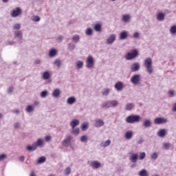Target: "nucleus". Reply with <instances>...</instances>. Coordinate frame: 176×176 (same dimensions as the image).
<instances>
[{
	"mask_svg": "<svg viewBox=\"0 0 176 176\" xmlns=\"http://www.w3.org/2000/svg\"><path fill=\"white\" fill-rule=\"evenodd\" d=\"M140 120H141V117L138 115H131L125 119L126 123H130L131 124H133V123H138Z\"/></svg>",
	"mask_w": 176,
	"mask_h": 176,
	"instance_id": "f257e3e1",
	"label": "nucleus"
},
{
	"mask_svg": "<svg viewBox=\"0 0 176 176\" xmlns=\"http://www.w3.org/2000/svg\"><path fill=\"white\" fill-rule=\"evenodd\" d=\"M144 64L145 68L147 70V72L150 74H152L153 72V68L152 67V64H153L152 59L151 58H146L144 60Z\"/></svg>",
	"mask_w": 176,
	"mask_h": 176,
	"instance_id": "f03ea898",
	"label": "nucleus"
},
{
	"mask_svg": "<svg viewBox=\"0 0 176 176\" xmlns=\"http://www.w3.org/2000/svg\"><path fill=\"white\" fill-rule=\"evenodd\" d=\"M124 57L126 60H134V58L138 57V50H133L131 52H128Z\"/></svg>",
	"mask_w": 176,
	"mask_h": 176,
	"instance_id": "7ed1b4c3",
	"label": "nucleus"
},
{
	"mask_svg": "<svg viewBox=\"0 0 176 176\" xmlns=\"http://www.w3.org/2000/svg\"><path fill=\"white\" fill-rule=\"evenodd\" d=\"M87 68H93L94 67V58H93V56H88L87 58Z\"/></svg>",
	"mask_w": 176,
	"mask_h": 176,
	"instance_id": "20e7f679",
	"label": "nucleus"
},
{
	"mask_svg": "<svg viewBox=\"0 0 176 176\" xmlns=\"http://www.w3.org/2000/svg\"><path fill=\"white\" fill-rule=\"evenodd\" d=\"M23 11H21V8L17 7L15 10H13L11 12V16L12 17H19V16L21 15V13Z\"/></svg>",
	"mask_w": 176,
	"mask_h": 176,
	"instance_id": "39448f33",
	"label": "nucleus"
},
{
	"mask_svg": "<svg viewBox=\"0 0 176 176\" xmlns=\"http://www.w3.org/2000/svg\"><path fill=\"white\" fill-rule=\"evenodd\" d=\"M140 74H135L131 78V82L133 85H138L140 83Z\"/></svg>",
	"mask_w": 176,
	"mask_h": 176,
	"instance_id": "423d86ee",
	"label": "nucleus"
},
{
	"mask_svg": "<svg viewBox=\"0 0 176 176\" xmlns=\"http://www.w3.org/2000/svg\"><path fill=\"white\" fill-rule=\"evenodd\" d=\"M72 140V137L71 135L67 136V138L65 139L62 144L63 146H69L71 145V140Z\"/></svg>",
	"mask_w": 176,
	"mask_h": 176,
	"instance_id": "0eeeda50",
	"label": "nucleus"
},
{
	"mask_svg": "<svg viewBox=\"0 0 176 176\" xmlns=\"http://www.w3.org/2000/svg\"><path fill=\"white\" fill-rule=\"evenodd\" d=\"M155 124H163V123H167V119L163 118H156L154 120Z\"/></svg>",
	"mask_w": 176,
	"mask_h": 176,
	"instance_id": "6e6552de",
	"label": "nucleus"
},
{
	"mask_svg": "<svg viewBox=\"0 0 176 176\" xmlns=\"http://www.w3.org/2000/svg\"><path fill=\"white\" fill-rule=\"evenodd\" d=\"M114 87L117 91H122V90H123V87H124L123 82H122L120 81L116 82L115 84Z\"/></svg>",
	"mask_w": 176,
	"mask_h": 176,
	"instance_id": "1a4fd4ad",
	"label": "nucleus"
},
{
	"mask_svg": "<svg viewBox=\"0 0 176 176\" xmlns=\"http://www.w3.org/2000/svg\"><path fill=\"white\" fill-rule=\"evenodd\" d=\"M116 40V35H115V34H111V35L107 39V42L108 45H112V43H113Z\"/></svg>",
	"mask_w": 176,
	"mask_h": 176,
	"instance_id": "9d476101",
	"label": "nucleus"
},
{
	"mask_svg": "<svg viewBox=\"0 0 176 176\" xmlns=\"http://www.w3.org/2000/svg\"><path fill=\"white\" fill-rule=\"evenodd\" d=\"M92 168H100L101 167V164L98 161H92L90 164Z\"/></svg>",
	"mask_w": 176,
	"mask_h": 176,
	"instance_id": "9b49d317",
	"label": "nucleus"
},
{
	"mask_svg": "<svg viewBox=\"0 0 176 176\" xmlns=\"http://www.w3.org/2000/svg\"><path fill=\"white\" fill-rule=\"evenodd\" d=\"M131 69L132 72H137V71L140 69V63H133L131 67Z\"/></svg>",
	"mask_w": 176,
	"mask_h": 176,
	"instance_id": "f8f14e48",
	"label": "nucleus"
},
{
	"mask_svg": "<svg viewBox=\"0 0 176 176\" xmlns=\"http://www.w3.org/2000/svg\"><path fill=\"white\" fill-rule=\"evenodd\" d=\"M129 160L132 163H137V160H138V155L137 153L132 154L131 156L129 157Z\"/></svg>",
	"mask_w": 176,
	"mask_h": 176,
	"instance_id": "ddd939ff",
	"label": "nucleus"
},
{
	"mask_svg": "<svg viewBox=\"0 0 176 176\" xmlns=\"http://www.w3.org/2000/svg\"><path fill=\"white\" fill-rule=\"evenodd\" d=\"M27 151H29V152H32V151H36L37 149V145L36 143H34L32 146H28L26 147Z\"/></svg>",
	"mask_w": 176,
	"mask_h": 176,
	"instance_id": "4468645a",
	"label": "nucleus"
},
{
	"mask_svg": "<svg viewBox=\"0 0 176 176\" xmlns=\"http://www.w3.org/2000/svg\"><path fill=\"white\" fill-rule=\"evenodd\" d=\"M79 125V120L74 119L71 122H70V126L72 127V129H75V127H76V126Z\"/></svg>",
	"mask_w": 176,
	"mask_h": 176,
	"instance_id": "2eb2a0df",
	"label": "nucleus"
},
{
	"mask_svg": "<svg viewBox=\"0 0 176 176\" xmlns=\"http://www.w3.org/2000/svg\"><path fill=\"white\" fill-rule=\"evenodd\" d=\"M127 36H129L127 32L123 31L120 34V39H121V40L127 39Z\"/></svg>",
	"mask_w": 176,
	"mask_h": 176,
	"instance_id": "dca6fc26",
	"label": "nucleus"
},
{
	"mask_svg": "<svg viewBox=\"0 0 176 176\" xmlns=\"http://www.w3.org/2000/svg\"><path fill=\"white\" fill-rule=\"evenodd\" d=\"M52 76V74L49 72H45L43 74V79L45 80H47V79H50V77Z\"/></svg>",
	"mask_w": 176,
	"mask_h": 176,
	"instance_id": "f3484780",
	"label": "nucleus"
},
{
	"mask_svg": "<svg viewBox=\"0 0 176 176\" xmlns=\"http://www.w3.org/2000/svg\"><path fill=\"white\" fill-rule=\"evenodd\" d=\"M67 102L69 105H72V104H75V102H76V98H75V97H70L67 99Z\"/></svg>",
	"mask_w": 176,
	"mask_h": 176,
	"instance_id": "a211bd4d",
	"label": "nucleus"
},
{
	"mask_svg": "<svg viewBox=\"0 0 176 176\" xmlns=\"http://www.w3.org/2000/svg\"><path fill=\"white\" fill-rule=\"evenodd\" d=\"M50 57H56L57 56V51L54 49H52L49 52Z\"/></svg>",
	"mask_w": 176,
	"mask_h": 176,
	"instance_id": "6ab92c4d",
	"label": "nucleus"
},
{
	"mask_svg": "<svg viewBox=\"0 0 176 176\" xmlns=\"http://www.w3.org/2000/svg\"><path fill=\"white\" fill-rule=\"evenodd\" d=\"M60 93L61 92L60 91V89H54L52 93L53 97H55V98H57V97H59Z\"/></svg>",
	"mask_w": 176,
	"mask_h": 176,
	"instance_id": "aec40b11",
	"label": "nucleus"
},
{
	"mask_svg": "<svg viewBox=\"0 0 176 176\" xmlns=\"http://www.w3.org/2000/svg\"><path fill=\"white\" fill-rule=\"evenodd\" d=\"M100 145L101 146H103V148L109 146V145H111V140H107L105 142H101Z\"/></svg>",
	"mask_w": 176,
	"mask_h": 176,
	"instance_id": "412c9836",
	"label": "nucleus"
},
{
	"mask_svg": "<svg viewBox=\"0 0 176 176\" xmlns=\"http://www.w3.org/2000/svg\"><path fill=\"white\" fill-rule=\"evenodd\" d=\"M126 140H131L133 138V131H128L125 133Z\"/></svg>",
	"mask_w": 176,
	"mask_h": 176,
	"instance_id": "4be33fe9",
	"label": "nucleus"
},
{
	"mask_svg": "<svg viewBox=\"0 0 176 176\" xmlns=\"http://www.w3.org/2000/svg\"><path fill=\"white\" fill-rule=\"evenodd\" d=\"M166 134H167L166 129H161L160 131H158L159 137L163 138V137L166 136Z\"/></svg>",
	"mask_w": 176,
	"mask_h": 176,
	"instance_id": "5701e85b",
	"label": "nucleus"
},
{
	"mask_svg": "<svg viewBox=\"0 0 176 176\" xmlns=\"http://www.w3.org/2000/svg\"><path fill=\"white\" fill-rule=\"evenodd\" d=\"M157 19L159 21H163L164 20V14L162 12L157 14Z\"/></svg>",
	"mask_w": 176,
	"mask_h": 176,
	"instance_id": "b1692460",
	"label": "nucleus"
},
{
	"mask_svg": "<svg viewBox=\"0 0 176 176\" xmlns=\"http://www.w3.org/2000/svg\"><path fill=\"white\" fill-rule=\"evenodd\" d=\"M130 21V14H124L122 15V21L124 23H127V21Z\"/></svg>",
	"mask_w": 176,
	"mask_h": 176,
	"instance_id": "393cba45",
	"label": "nucleus"
},
{
	"mask_svg": "<svg viewBox=\"0 0 176 176\" xmlns=\"http://www.w3.org/2000/svg\"><path fill=\"white\" fill-rule=\"evenodd\" d=\"M140 176H149V174H148V171L146 170L143 169L139 172Z\"/></svg>",
	"mask_w": 176,
	"mask_h": 176,
	"instance_id": "a878e982",
	"label": "nucleus"
},
{
	"mask_svg": "<svg viewBox=\"0 0 176 176\" xmlns=\"http://www.w3.org/2000/svg\"><path fill=\"white\" fill-rule=\"evenodd\" d=\"M95 126L96 127H101V126H104V121H102V120H98L96 121Z\"/></svg>",
	"mask_w": 176,
	"mask_h": 176,
	"instance_id": "bb28decb",
	"label": "nucleus"
},
{
	"mask_svg": "<svg viewBox=\"0 0 176 176\" xmlns=\"http://www.w3.org/2000/svg\"><path fill=\"white\" fill-rule=\"evenodd\" d=\"M101 24L97 23L94 26L95 31H97V32H101Z\"/></svg>",
	"mask_w": 176,
	"mask_h": 176,
	"instance_id": "cd10ccee",
	"label": "nucleus"
},
{
	"mask_svg": "<svg viewBox=\"0 0 176 176\" xmlns=\"http://www.w3.org/2000/svg\"><path fill=\"white\" fill-rule=\"evenodd\" d=\"M15 37L16 38H19V39H23V33L20 31L19 32H15Z\"/></svg>",
	"mask_w": 176,
	"mask_h": 176,
	"instance_id": "c85d7f7f",
	"label": "nucleus"
},
{
	"mask_svg": "<svg viewBox=\"0 0 176 176\" xmlns=\"http://www.w3.org/2000/svg\"><path fill=\"white\" fill-rule=\"evenodd\" d=\"M151 120H144V123H143V126H144L145 127H151Z\"/></svg>",
	"mask_w": 176,
	"mask_h": 176,
	"instance_id": "c756f323",
	"label": "nucleus"
},
{
	"mask_svg": "<svg viewBox=\"0 0 176 176\" xmlns=\"http://www.w3.org/2000/svg\"><path fill=\"white\" fill-rule=\"evenodd\" d=\"M89 128V124L86 122H84L83 124H82L81 125V129L82 131H85V130H87V129Z\"/></svg>",
	"mask_w": 176,
	"mask_h": 176,
	"instance_id": "7c9ffc66",
	"label": "nucleus"
},
{
	"mask_svg": "<svg viewBox=\"0 0 176 176\" xmlns=\"http://www.w3.org/2000/svg\"><path fill=\"white\" fill-rule=\"evenodd\" d=\"M36 144L37 145V147L38 146H40V147L43 146V140H42V139H38Z\"/></svg>",
	"mask_w": 176,
	"mask_h": 176,
	"instance_id": "2f4dec72",
	"label": "nucleus"
},
{
	"mask_svg": "<svg viewBox=\"0 0 176 176\" xmlns=\"http://www.w3.org/2000/svg\"><path fill=\"white\" fill-rule=\"evenodd\" d=\"M102 108H104V109L111 108L109 101H107L104 102L103 104H102Z\"/></svg>",
	"mask_w": 176,
	"mask_h": 176,
	"instance_id": "473e14b6",
	"label": "nucleus"
},
{
	"mask_svg": "<svg viewBox=\"0 0 176 176\" xmlns=\"http://www.w3.org/2000/svg\"><path fill=\"white\" fill-rule=\"evenodd\" d=\"M109 104H110V108L113 107H116V105H118V101L111 100V101H109Z\"/></svg>",
	"mask_w": 176,
	"mask_h": 176,
	"instance_id": "72a5a7b5",
	"label": "nucleus"
},
{
	"mask_svg": "<svg viewBox=\"0 0 176 176\" xmlns=\"http://www.w3.org/2000/svg\"><path fill=\"white\" fill-rule=\"evenodd\" d=\"M146 156V154L145 153V152L140 153L139 156L140 160H144Z\"/></svg>",
	"mask_w": 176,
	"mask_h": 176,
	"instance_id": "f704fd0d",
	"label": "nucleus"
},
{
	"mask_svg": "<svg viewBox=\"0 0 176 176\" xmlns=\"http://www.w3.org/2000/svg\"><path fill=\"white\" fill-rule=\"evenodd\" d=\"M133 107H134V106L133 105V104L129 103V104H127L126 106V111H131V110L133 109Z\"/></svg>",
	"mask_w": 176,
	"mask_h": 176,
	"instance_id": "c9c22d12",
	"label": "nucleus"
},
{
	"mask_svg": "<svg viewBox=\"0 0 176 176\" xmlns=\"http://www.w3.org/2000/svg\"><path fill=\"white\" fill-rule=\"evenodd\" d=\"M72 134H74V135H78V134H79V128H77L75 129V128L72 129Z\"/></svg>",
	"mask_w": 176,
	"mask_h": 176,
	"instance_id": "e433bc0d",
	"label": "nucleus"
},
{
	"mask_svg": "<svg viewBox=\"0 0 176 176\" xmlns=\"http://www.w3.org/2000/svg\"><path fill=\"white\" fill-rule=\"evenodd\" d=\"M170 32L173 34H176V25H173L170 28Z\"/></svg>",
	"mask_w": 176,
	"mask_h": 176,
	"instance_id": "4c0bfd02",
	"label": "nucleus"
},
{
	"mask_svg": "<svg viewBox=\"0 0 176 176\" xmlns=\"http://www.w3.org/2000/svg\"><path fill=\"white\" fill-rule=\"evenodd\" d=\"M45 162H46V157H41L38 159L37 163H38V164L45 163Z\"/></svg>",
	"mask_w": 176,
	"mask_h": 176,
	"instance_id": "58836bf2",
	"label": "nucleus"
},
{
	"mask_svg": "<svg viewBox=\"0 0 176 176\" xmlns=\"http://www.w3.org/2000/svg\"><path fill=\"white\" fill-rule=\"evenodd\" d=\"M76 66H77V68H78V69H80V68H82V67H83V62L81 61V60L78 61V62L77 63Z\"/></svg>",
	"mask_w": 176,
	"mask_h": 176,
	"instance_id": "ea45409f",
	"label": "nucleus"
},
{
	"mask_svg": "<svg viewBox=\"0 0 176 176\" xmlns=\"http://www.w3.org/2000/svg\"><path fill=\"white\" fill-rule=\"evenodd\" d=\"M65 174L66 175H69L71 174V168L67 167L65 169Z\"/></svg>",
	"mask_w": 176,
	"mask_h": 176,
	"instance_id": "a19ab883",
	"label": "nucleus"
},
{
	"mask_svg": "<svg viewBox=\"0 0 176 176\" xmlns=\"http://www.w3.org/2000/svg\"><path fill=\"white\" fill-rule=\"evenodd\" d=\"M157 156H159V155L157 154V153H153L151 157L153 160H156V159H157Z\"/></svg>",
	"mask_w": 176,
	"mask_h": 176,
	"instance_id": "79ce46f5",
	"label": "nucleus"
},
{
	"mask_svg": "<svg viewBox=\"0 0 176 176\" xmlns=\"http://www.w3.org/2000/svg\"><path fill=\"white\" fill-rule=\"evenodd\" d=\"M54 64L56 65V67H58V68H60V67H61V60H56Z\"/></svg>",
	"mask_w": 176,
	"mask_h": 176,
	"instance_id": "37998d69",
	"label": "nucleus"
},
{
	"mask_svg": "<svg viewBox=\"0 0 176 176\" xmlns=\"http://www.w3.org/2000/svg\"><path fill=\"white\" fill-rule=\"evenodd\" d=\"M79 36H74L73 38H72V41L73 42H74L75 43H77V42H79Z\"/></svg>",
	"mask_w": 176,
	"mask_h": 176,
	"instance_id": "c03bdc74",
	"label": "nucleus"
},
{
	"mask_svg": "<svg viewBox=\"0 0 176 176\" xmlns=\"http://www.w3.org/2000/svg\"><path fill=\"white\" fill-rule=\"evenodd\" d=\"M164 149H170V148H171V144L170 143H164Z\"/></svg>",
	"mask_w": 176,
	"mask_h": 176,
	"instance_id": "a18cd8bd",
	"label": "nucleus"
},
{
	"mask_svg": "<svg viewBox=\"0 0 176 176\" xmlns=\"http://www.w3.org/2000/svg\"><path fill=\"white\" fill-rule=\"evenodd\" d=\"M47 94H48L47 91H43L41 94V97H42V98H45V97H46Z\"/></svg>",
	"mask_w": 176,
	"mask_h": 176,
	"instance_id": "49530a36",
	"label": "nucleus"
},
{
	"mask_svg": "<svg viewBox=\"0 0 176 176\" xmlns=\"http://www.w3.org/2000/svg\"><path fill=\"white\" fill-rule=\"evenodd\" d=\"M32 21H35V22L41 21V17H39L38 16H34L32 18Z\"/></svg>",
	"mask_w": 176,
	"mask_h": 176,
	"instance_id": "de8ad7c7",
	"label": "nucleus"
},
{
	"mask_svg": "<svg viewBox=\"0 0 176 176\" xmlns=\"http://www.w3.org/2000/svg\"><path fill=\"white\" fill-rule=\"evenodd\" d=\"M80 141L81 142H86V141H87V135H82L81 138H80Z\"/></svg>",
	"mask_w": 176,
	"mask_h": 176,
	"instance_id": "09e8293b",
	"label": "nucleus"
},
{
	"mask_svg": "<svg viewBox=\"0 0 176 176\" xmlns=\"http://www.w3.org/2000/svg\"><path fill=\"white\" fill-rule=\"evenodd\" d=\"M26 111L28 112H32V111H34V107L31 105H28V107L26 108Z\"/></svg>",
	"mask_w": 176,
	"mask_h": 176,
	"instance_id": "8fccbe9b",
	"label": "nucleus"
},
{
	"mask_svg": "<svg viewBox=\"0 0 176 176\" xmlns=\"http://www.w3.org/2000/svg\"><path fill=\"white\" fill-rule=\"evenodd\" d=\"M87 35H93V30L88 28L86 32Z\"/></svg>",
	"mask_w": 176,
	"mask_h": 176,
	"instance_id": "3c124183",
	"label": "nucleus"
},
{
	"mask_svg": "<svg viewBox=\"0 0 176 176\" xmlns=\"http://www.w3.org/2000/svg\"><path fill=\"white\" fill-rule=\"evenodd\" d=\"M109 94V89H105L102 92L103 96H108Z\"/></svg>",
	"mask_w": 176,
	"mask_h": 176,
	"instance_id": "603ef678",
	"label": "nucleus"
},
{
	"mask_svg": "<svg viewBox=\"0 0 176 176\" xmlns=\"http://www.w3.org/2000/svg\"><path fill=\"white\" fill-rule=\"evenodd\" d=\"M20 28H21V25L19 23L14 25V30H20Z\"/></svg>",
	"mask_w": 176,
	"mask_h": 176,
	"instance_id": "864d4df0",
	"label": "nucleus"
},
{
	"mask_svg": "<svg viewBox=\"0 0 176 176\" xmlns=\"http://www.w3.org/2000/svg\"><path fill=\"white\" fill-rule=\"evenodd\" d=\"M69 49L70 50H74L75 49V45H74L72 43H69Z\"/></svg>",
	"mask_w": 176,
	"mask_h": 176,
	"instance_id": "5fc2aeb1",
	"label": "nucleus"
},
{
	"mask_svg": "<svg viewBox=\"0 0 176 176\" xmlns=\"http://www.w3.org/2000/svg\"><path fill=\"white\" fill-rule=\"evenodd\" d=\"M168 94H169L170 97H174V96H175L174 91L173 90H170L168 91Z\"/></svg>",
	"mask_w": 176,
	"mask_h": 176,
	"instance_id": "6e6d98bb",
	"label": "nucleus"
},
{
	"mask_svg": "<svg viewBox=\"0 0 176 176\" xmlns=\"http://www.w3.org/2000/svg\"><path fill=\"white\" fill-rule=\"evenodd\" d=\"M4 159H6V155L2 154L0 155V160H3Z\"/></svg>",
	"mask_w": 176,
	"mask_h": 176,
	"instance_id": "4d7b16f0",
	"label": "nucleus"
},
{
	"mask_svg": "<svg viewBox=\"0 0 176 176\" xmlns=\"http://www.w3.org/2000/svg\"><path fill=\"white\" fill-rule=\"evenodd\" d=\"M52 140V137L50 135H47L45 137L46 141H50Z\"/></svg>",
	"mask_w": 176,
	"mask_h": 176,
	"instance_id": "13d9d810",
	"label": "nucleus"
},
{
	"mask_svg": "<svg viewBox=\"0 0 176 176\" xmlns=\"http://www.w3.org/2000/svg\"><path fill=\"white\" fill-rule=\"evenodd\" d=\"M134 38H138L140 36V33L139 32H135L133 34Z\"/></svg>",
	"mask_w": 176,
	"mask_h": 176,
	"instance_id": "bf43d9fd",
	"label": "nucleus"
},
{
	"mask_svg": "<svg viewBox=\"0 0 176 176\" xmlns=\"http://www.w3.org/2000/svg\"><path fill=\"white\" fill-rule=\"evenodd\" d=\"M8 93H12L13 92V87H9L8 90Z\"/></svg>",
	"mask_w": 176,
	"mask_h": 176,
	"instance_id": "052dcab7",
	"label": "nucleus"
},
{
	"mask_svg": "<svg viewBox=\"0 0 176 176\" xmlns=\"http://www.w3.org/2000/svg\"><path fill=\"white\" fill-rule=\"evenodd\" d=\"M142 142H144V140H142V138H141L140 140H139L138 141V144H142Z\"/></svg>",
	"mask_w": 176,
	"mask_h": 176,
	"instance_id": "680f3d73",
	"label": "nucleus"
},
{
	"mask_svg": "<svg viewBox=\"0 0 176 176\" xmlns=\"http://www.w3.org/2000/svg\"><path fill=\"white\" fill-rule=\"evenodd\" d=\"M172 111H173V112H176V102L175 103Z\"/></svg>",
	"mask_w": 176,
	"mask_h": 176,
	"instance_id": "e2e57ef3",
	"label": "nucleus"
},
{
	"mask_svg": "<svg viewBox=\"0 0 176 176\" xmlns=\"http://www.w3.org/2000/svg\"><path fill=\"white\" fill-rule=\"evenodd\" d=\"M19 126H20V124L19 122H16L14 124L15 129H17V127H19Z\"/></svg>",
	"mask_w": 176,
	"mask_h": 176,
	"instance_id": "0e129e2a",
	"label": "nucleus"
},
{
	"mask_svg": "<svg viewBox=\"0 0 176 176\" xmlns=\"http://www.w3.org/2000/svg\"><path fill=\"white\" fill-rule=\"evenodd\" d=\"M30 176H36V175L35 174V172L32 171V172L30 173Z\"/></svg>",
	"mask_w": 176,
	"mask_h": 176,
	"instance_id": "69168bd1",
	"label": "nucleus"
},
{
	"mask_svg": "<svg viewBox=\"0 0 176 176\" xmlns=\"http://www.w3.org/2000/svg\"><path fill=\"white\" fill-rule=\"evenodd\" d=\"M19 160H21V162H24V160H25L24 156L20 157Z\"/></svg>",
	"mask_w": 176,
	"mask_h": 176,
	"instance_id": "338daca9",
	"label": "nucleus"
},
{
	"mask_svg": "<svg viewBox=\"0 0 176 176\" xmlns=\"http://www.w3.org/2000/svg\"><path fill=\"white\" fill-rule=\"evenodd\" d=\"M58 41H60V42H61L63 41V36H60L58 38Z\"/></svg>",
	"mask_w": 176,
	"mask_h": 176,
	"instance_id": "774afa93",
	"label": "nucleus"
}]
</instances>
